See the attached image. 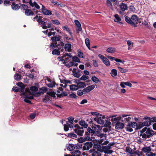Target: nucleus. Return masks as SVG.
I'll return each instance as SVG.
<instances>
[{
    "instance_id": "nucleus-1",
    "label": "nucleus",
    "mask_w": 156,
    "mask_h": 156,
    "mask_svg": "<svg viewBox=\"0 0 156 156\" xmlns=\"http://www.w3.org/2000/svg\"><path fill=\"white\" fill-rule=\"evenodd\" d=\"M47 88H12V91L17 92H20V95L25 98L33 99V95L39 96L40 94L46 92Z\"/></svg>"
},
{
    "instance_id": "nucleus-2",
    "label": "nucleus",
    "mask_w": 156,
    "mask_h": 156,
    "mask_svg": "<svg viewBox=\"0 0 156 156\" xmlns=\"http://www.w3.org/2000/svg\"><path fill=\"white\" fill-rule=\"evenodd\" d=\"M141 132L140 136H141L144 140L150 138L154 134V131L150 128L145 127L142 129Z\"/></svg>"
},
{
    "instance_id": "nucleus-3",
    "label": "nucleus",
    "mask_w": 156,
    "mask_h": 156,
    "mask_svg": "<svg viewBox=\"0 0 156 156\" xmlns=\"http://www.w3.org/2000/svg\"><path fill=\"white\" fill-rule=\"evenodd\" d=\"M128 116V115L123 114L121 116H119L116 118H115V117L116 116V115H112L111 116V117H112L111 120L113 122L120 120L122 122H126L130 120L131 119V118L129 117H128L124 119H123V118L126 117Z\"/></svg>"
},
{
    "instance_id": "nucleus-4",
    "label": "nucleus",
    "mask_w": 156,
    "mask_h": 156,
    "mask_svg": "<svg viewBox=\"0 0 156 156\" xmlns=\"http://www.w3.org/2000/svg\"><path fill=\"white\" fill-rule=\"evenodd\" d=\"M142 151L146 153L147 156H155L156 154L151 152V149L150 146L145 147L141 149Z\"/></svg>"
},
{
    "instance_id": "nucleus-5",
    "label": "nucleus",
    "mask_w": 156,
    "mask_h": 156,
    "mask_svg": "<svg viewBox=\"0 0 156 156\" xmlns=\"http://www.w3.org/2000/svg\"><path fill=\"white\" fill-rule=\"evenodd\" d=\"M75 129L74 131L78 135L82 136L84 133V130L82 127H80L78 124H76L74 125Z\"/></svg>"
},
{
    "instance_id": "nucleus-6",
    "label": "nucleus",
    "mask_w": 156,
    "mask_h": 156,
    "mask_svg": "<svg viewBox=\"0 0 156 156\" xmlns=\"http://www.w3.org/2000/svg\"><path fill=\"white\" fill-rule=\"evenodd\" d=\"M72 57L71 54L66 53L62 57H58V59L61 61H64L63 63H65L66 61H68L70 58Z\"/></svg>"
},
{
    "instance_id": "nucleus-7",
    "label": "nucleus",
    "mask_w": 156,
    "mask_h": 156,
    "mask_svg": "<svg viewBox=\"0 0 156 156\" xmlns=\"http://www.w3.org/2000/svg\"><path fill=\"white\" fill-rule=\"evenodd\" d=\"M100 116H97L96 117L94 118V120L96 121L98 123L100 124H102L104 123V119H105V116H102L100 115Z\"/></svg>"
},
{
    "instance_id": "nucleus-8",
    "label": "nucleus",
    "mask_w": 156,
    "mask_h": 156,
    "mask_svg": "<svg viewBox=\"0 0 156 156\" xmlns=\"http://www.w3.org/2000/svg\"><path fill=\"white\" fill-rule=\"evenodd\" d=\"M138 18L136 15H133L131 18L130 25L134 27H136Z\"/></svg>"
},
{
    "instance_id": "nucleus-9",
    "label": "nucleus",
    "mask_w": 156,
    "mask_h": 156,
    "mask_svg": "<svg viewBox=\"0 0 156 156\" xmlns=\"http://www.w3.org/2000/svg\"><path fill=\"white\" fill-rule=\"evenodd\" d=\"M89 152L91 154L92 156H101L100 152L98 149L93 148L89 151Z\"/></svg>"
},
{
    "instance_id": "nucleus-10",
    "label": "nucleus",
    "mask_w": 156,
    "mask_h": 156,
    "mask_svg": "<svg viewBox=\"0 0 156 156\" xmlns=\"http://www.w3.org/2000/svg\"><path fill=\"white\" fill-rule=\"evenodd\" d=\"M94 88H84L83 90H79L77 91V94L79 96H81L86 93L92 90Z\"/></svg>"
},
{
    "instance_id": "nucleus-11",
    "label": "nucleus",
    "mask_w": 156,
    "mask_h": 156,
    "mask_svg": "<svg viewBox=\"0 0 156 156\" xmlns=\"http://www.w3.org/2000/svg\"><path fill=\"white\" fill-rule=\"evenodd\" d=\"M111 147L109 145H107L106 146H102V152H104L105 154H111L113 152V151L110 150Z\"/></svg>"
},
{
    "instance_id": "nucleus-12",
    "label": "nucleus",
    "mask_w": 156,
    "mask_h": 156,
    "mask_svg": "<svg viewBox=\"0 0 156 156\" xmlns=\"http://www.w3.org/2000/svg\"><path fill=\"white\" fill-rule=\"evenodd\" d=\"M119 6L121 11H119V13L120 15H122L123 12L127 9V6L126 4L121 3L119 5Z\"/></svg>"
},
{
    "instance_id": "nucleus-13",
    "label": "nucleus",
    "mask_w": 156,
    "mask_h": 156,
    "mask_svg": "<svg viewBox=\"0 0 156 156\" xmlns=\"http://www.w3.org/2000/svg\"><path fill=\"white\" fill-rule=\"evenodd\" d=\"M74 126L73 122H67L66 124L64 125V129L65 131H67L69 130V127L72 128Z\"/></svg>"
},
{
    "instance_id": "nucleus-14",
    "label": "nucleus",
    "mask_w": 156,
    "mask_h": 156,
    "mask_svg": "<svg viewBox=\"0 0 156 156\" xmlns=\"http://www.w3.org/2000/svg\"><path fill=\"white\" fill-rule=\"evenodd\" d=\"M41 5L42 7L41 9V11L44 15H49L52 14L51 12V11L46 9L45 7L42 4H41Z\"/></svg>"
},
{
    "instance_id": "nucleus-15",
    "label": "nucleus",
    "mask_w": 156,
    "mask_h": 156,
    "mask_svg": "<svg viewBox=\"0 0 156 156\" xmlns=\"http://www.w3.org/2000/svg\"><path fill=\"white\" fill-rule=\"evenodd\" d=\"M93 146V144L91 142H87L85 143L83 147V149L84 150H88Z\"/></svg>"
},
{
    "instance_id": "nucleus-16",
    "label": "nucleus",
    "mask_w": 156,
    "mask_h": 156,
    "mask_svg": "<svg viewBox=\"0 0 156 156\" xmlns=\"http://www.w3.org/2000/svg\"><path fill=\"white\" fill-rule=\"evenodd\" d=\"M48 82V83H47L46 82V84L47 86L49 88H52L53 87H55V85H56V83L53 81H51L50 79H48L47 80Z\"/></svg>"
},
{
    "instance_id": "nucleus-17",
    "label": "nucleus",
    "mask_w": 156,
    "mask_h": 156,
    "mask_svg": "<svg viewBox=\"0 0 156 156\" xmlns=\"http://www.w3.org/2000/svg\"><path fill=\"white\" fill-rule=\"evenodd\" d=\"M145 119H147V121L145 122H144L142 123L141 124H140L139 126L140 127L139 128H140L142 127L143 126H149L151 125V123L150 121L149 120H147V118H145Z\"/></svg>"
},
{
    "instance_id": "nucleus-18",
    "label": "nucleus",
    "mask_w": 156,
    "mask_h": 156,
    "mask_svg": "<svg viewBox=\"0 0 156 156\" xmlns=\"http://www.w3.org/2000/svg\"><path fill=\"white\" fill-rule=\"evenodd\" d=\"M124 126L123 123L120 122H118L115 125V128L117 129H123Z\"/></svg>"
},
{
    "instance_id": "nucleus-19",
    "label": "nucleus",
    "mask_w": 156,
    "mask_h": 156,
    "mask_svg": "<svg viewBox=\"0 0 156 156\" xmlns=\"http://www.w3.org/2000/svg\"><path fill=\"white\" fill-rule=\"evenodd\" d=\"M125 85L128 87H132V84L129 82H121L120 83V86L122 88H125Z\"/></svg>"
},
{
    "instance_id": "nucleus-20",
    "label": "nucleus",
    "mask_w": 156,
    "mask_h": 156,
    "mask_svg": "<svg viewBox=\"0 0 156 156\" xmlns=\"http://www.w3.org/2000/svg\"><path fill=\"white\" fill-rule=\"evenodd\" d=\"M94 130V133L96 132H98L101 129V128L100 126L98 125H95L94 127H93Z\"/></svg>"
},
{
    "instance_id": "nucleus-21",
    "label": "nucleus",
    "mask_w": 156,
    "mask_h": 156,
    "mask_svg": "<svg viewBox=\"0 0 156 156\" xmlns=\"http://www.w3.org/2000/svg\"><path fill=\"white\" fill-rule=\"evenodd\" d=\"M71 48V45L69 43L66 44L64 46V48L66 51H70Z\"/></svg>"
},
{
    "instance_id": "nucleus-22",
    "label": "nucleus",
    "mask_w": 156,
    "mask_h": 156,
    "mask_svg": "<svg viewBox=\"0 0 156 156\" xmlns=\"http://www.w3.org/2000/svg\"><path fill=\"white\" fill-rule=\"evenodd\" d=\"M66 147L67 149L69 151L73 150L75 148V145L73 144H69Z\"/></svg>"
},
{
    "instance_id": "nucleus-23",
    "label": "nucleus",
    "mask_w": 156,
    "mask_h": 156,
    "mask_svg": "<svg viewBox=\"0 0 156 156\" xmlns=\"http://www.w3.org/2000/svg\"><path fill=\"white\" fill-rule=\"evenodd\" d=\"M114 17L115 19H114V20L115 22L122 24V22H120L121 19L118 15L115 14V15Z\"/></svg>"
},
{
    "instance_id": "nucleus-24",
    "label": "nucleus",
    "mask_w": 156,
    "mask_h": 156,
    "mask_svg": "<svg viewBox=\"0 0 156 156\" xmlns=\"http://www.w3.org/2000/svg\"><path fill=\"white\" fill-rule=\"evenodd\" d=\"M79 124L84 128H87L88 126L87 123L84 121H80L79 122Z\"/></svg>"
},
{
    "instance_id": "nucleus-25",
    "label": "nucleus",
    "mask_w": 156,
    "mask_h": 156,
    "mask_svg": "<svg viewBox=\"0 0 156 156\" xmlns=\"http://www.w3.org/2000/svg\"><path fill=\"white\" fill-rule=\"evenodd\" d=\"M26 15L27 16H32L33 15V12L30 9H27L25 12Z\"/></svg>"
},
{
    "instance_id": "nucleus-26",
    "label": "nucleus",
    "mask_w": 156,
    "mask_h": 156,
    "mask_svg": "<svg viewBox=\"0 0 156 156\" xmlns=\"http://www.w3.org/2000/svg\"><path fill=\"white\" fill-rule=\"evenodd\" d=\"M12 7L13 10H16L19 9L20 8V6L18 4H16L14 3H13L12 5Z\"/></svg>"
},
{
    "instance_id": "nucleus-27",
    "label": "nucleus",
    "mask_w": 156,
    "mask_h": 156,
    "mask_svg": "<svg viewBox=\"0 0 156 156\" xmlns=\"http://www.w3.org/2000/svg\"><path fill=\"white\" fill-rule=\"evenodd\" d=\"M126 41L128 47V50H129L131 49L133 47V43L129 40L127 41Z\"/></svg>"
},
{
    "instance_id": "nucleus-28",
    "label": "nucleus",
    "mask_w": 156,
    "mask_h": 156,
    "mask_svg": "<svg viewBox=\"0 0 156 156\" xmlns=\"http://www.w3.org/2000/svg\"><path fill=\"white\" fill-rule=\"evenodd\" d=\"M110 74L113 77H115L116 76L117 74L116 70L115 69H112L111 70Z\"/></svg>"
},
{
    "instance_id": "nucleus-29",
    "label": "nucleus",
    "mask_w": 156,
    "mask_h": 156,
    "mask_svg": "<svg viewBox=\"0 0 156 156\" xmlns=\"http://www.w3.org/2000/svg\"><path fill=\"white\" fill-rule=\"evenodd\" d=\"M62 29L64 30H66L67 32H69L70 36L73 37L72 33L70 32L69 28L67 26H64L62 27Z\"/></svg>"
},
{
    "instance_id": "nucleus-30",
    "label": "nucleus",
    "mask_w": 156,
    "mask_h": 156,
    "mask_svg": "<svg viewBox=\"0 0 156 156\" xmlns=\"http://www.w3.org/2000/svg\"><path fill=\"white\" fill-rule=\"evenodd\" d=\"M137 123L135 122H131L128 123L127 126L130 127L135 128L136 126Z\"/></svg>"
},
{
    "instance_id": "nucleus-31",
    "label": "nucleus",
    "mask_w": 156,
    "mask_h": 156,
    "mask_svg": "<svg viewBox=\"0 0 156 156\" xmlns=\"http://www.w3.org/2000/svg\"><path fill=\"white\" fill-rule=\"evenodd\" d=\"M77 88H84L86 87L85 83L83 82H79L77 83Z\"/></svg>"
},
{
    "instance_id": "nucleus-32",
    "label": "nucleus",
    "mask_w": 156,
    "mask_h": 156,
    "mask_svg": "<svg viewBox=\"0 0 156 156\" xmlns=\"http://www.w3.org/2000/svg\"><path fill=\"white\" fill-rule=\"evenodd\" d=\"M106 51L109 53H113L115 51V49L114 48L109 47L107 49Z\"/></svg>"
},
{
    "instance_id": "nucleus-33",
    "label": "nucleus",
    "mask_w": 156,
    "mask_h": 156,
    "mask_svg": "<svg viewBox=\"0 0 156 156\" xmlns=\"http://www.w3.org/2000/svg\"><path fill=\"white\" fill-rule=\"evenodd\" d=\"M111 126H108L104 128L103 129V131L105 133L109 132L111 130Z\"/></svg>"
},
{
    "instance_id": "nucleus-34",
    "label": "nucleus",
    "mask_w": 156,
    "mask_h": 156,
    "mask_svg": "<svg viewBox=\"0 0 156 156\" xmlns=\"http://www.w3.org/2000/svg\"><path fill=\"white\" fill-rule=\"evenodd\" d=\"M68 136L72 138H76L77 137V136L73 133H69L68 134Z\"/></svg>"
},
{
    "instance_id": "nucleus-35",
    "label": "nucleus",
    "mask_w": 156,
    "mask_h": 156,
    "mask_svg": "<svg viewBox=\"0 0 156 156\" xmlns=\"http://www.w3.org/2000/svg\"><path fill=\"white\" fill-rule=\"evenodd\" d=\"M21 76L18 73L15 74L14 76V79L16 80H21Z\"/></svg>"
},
{
    "instance_id": "nucleus-36",
    "label": "nucleus",
    "mask_w": 156,
    "mask_h": 156,
    "mask_svg": "<svg viewBox=\"0 0 156 156\" xmlns=\"http://www.w3.org/2000/svg\"><path fill=\"white\" fill-rule=\"evenodd\" d=\"M118 68L119 71L122 73H125L128 71L127 69H124L118 66Z\"/></svg>"
},
{
    "instance_id": "nucleus-37",
    "label": "nucleus",
    "mask_w": 156,
    "mask_h": 156,
    "mask_svg": "<svg viewBox=\"0 0 156 156\" xmlns=\"http://www.w3.org/2000/svg\"><path fill=\"white\" fill-rule=\"evenodd\" d=\"M103 62L107 66H109L110 63L109 60L106 58L103 60Z\"/></svg>"
},
{
    "instance_id": "nucleus-38",
    "label": "nucleus",
    "mask_w": 156,
    "mask_h": 156,
    "mask_svg": "<svg viewBox=\"0 0 156 156\" xmlns=\"http://www.w3.org/2000/svg\"><path fill=\"white\" fill-rule=\"evenodd\" d=\"M51 40L53 42L59 41L60 40V38L59 37L55 36L51 38Z\"/></svg>"
},
{
    "instance_id": "nucleus-39",
    "label": "nucleus",
    "mask_w": 156,
    "mask_h": 156,
    "mask_svg": "<svg viewBox=\"0 0 156 156\" xmlns=\"http://www.w3.org/2000/svg\"><path fill=\"white\" fill-rule=\"evenodd\" d=\"M95 134L97 136L99 137L100 138H102L103 136H106V134L101 133L99 132L95 133Z\"/></svg>"
},
{
    "instance_id": "nucleus-40",
    "label": "nucleus",
    "mask_w": 156,
    "mask_h": 156,
    "mask_svg": "<svg viewBox=\"0 0 156 156\" xmlns=\"http://www.w3.org/2000/svg\"><path fill=\"white\" fill-rule=\"evenodd\" d=\"M85 43L87 46V47L88 48L89 50H90V40L89 38H87L85 40Z\"/></svg>"
},
{
    "instance_id": "nucleus-41",
    "label": "nucleus",
    "mask_w": 156,
    "mask_h": 156,
    "mask_svg": "<svg viewBox=\"0 0 156 156\" xmlns=\"http://www.w3.org/2000/svg\"><path fill=\"white\" fill-rule=\"evenodd\" d=\"M106 140V136H103V137L100 138L99 140H96L97 142L99 144H101V143L103 142Z\"/></svg>"
},
{
    "instance_id": "nucleus-42",
    "label": "nucleus",
    "mask_w": 156,
    "mask_h": 156,
    "mask_svg": "<svg viewBox=\"0 0 156 156\" xmlns=\"http://www.w3.org/2000/svg\"><path fill=\"white\" fill-rule=\"evenodd\" d=\"M106 5L110 9H112V5L111 2L109 0H107L106 1Z\"/></svg>"
},
{
    "instance_id": "nucleus-43",
    "label": "nucleus",
    "mask_w": 156,
    "mask_h": 156,
    "mask_svg": "<svg viewBox=\"0 0 156 156\" xmlns=\"http://www.w3.org/2000/svg\"><path fill=\"white\" fill-rule=\"evenodd\" d=\"M68 95L67 93L66 92H63L61 94H57V95L58 97H61L63 96H66Z\"/></svg>"
},
{
    "instance_id": "nucleus-44",
    "label": "nucleus",
    "mask_w": 156,
    "mask_h": 156,
    "mask_svg": "<svg viewBox=\"0 0 156 156\" xmlns=\"http://www.w3.org/2000/svg\"><path fill=\"white\" fill-rule=\"evenodd\" d=\"M47 93L48 94L49 96L52 97L53 98L55 97V94H56L54 92L52 91H50L48 92H47Z\"/></svg>"
},
{
    "instance_id": "nucleus-45",
    "label": "nucleus",
    "mask_w": 156,
    "mask_h": 156,
    "mask_svg": "<svg viewBox=\"0 0 156 156\" xmlns=\"http://www.w3.org/2000/svg\"><path fill=\"white\" fill-rule=\"evenodd\" d=\"M78 56L79 58H83V54L80 50H78L77 51Z\"/></svg>"
},
{
    "instance_id": "nucleus-46",
    "label": "nucleus",
    "mask_w": 156,
    "mask_h": 156,
    "mask_svg": "<svg viewBox=\"0 0 156 156\" xmlns=\"http://www.w3.org/2000/svg\"><path fill=\"white\" fill-rule=\"evenodd\" d=\"M73 74L74 76L77 78H78L80 76V74L79 72L76 71L73 72Z\"/></svg>"
},
{
    "instance_id": "nucleus-47",
    "label": "nucleus",
    "mask_w": 156,
    "mask_h": 156,
    "mask_svg": "<svg viewBox=\"0 0 156 156\" xmlns=\"http://www.w3.org/2000/svg\"><path fill=\"white\" fill-rule=\"evenodd\" d=\"M41 25V27L43 29H46L47 28V26H46V23L44 21H42L41 23H40Z\"/></svg>"
},
{
    "instance_id": "nucleus-48",
    "label": "nucleus",
    "mask_w": 156,
    "mask_h": 156,
    "mask_svg": "<svg viewBox=\"0 0 156 156\" xmlns=\"http://www.w3.org/2000/svg\"><path fill=\"white\" fill-rule=\"evenodd\" d=\"M73 60L75 62L80 63V59L76 56H74L72 58Z\"/></svg>"
},
{
    "instance_id": "nucleus-49",
    "label": "nucleus",
    "mask_w": 156,
    "mask_h": 156,
    "mask_svg": "<svg viewBox=\"0 0 156 156\" xmlns=\"http://www.w3.org/2000/svg\"><path fill=\"white\" fill-rule=\"evenodd\" d=\"M52 54L54 55H60V52L58 50L56 49H55L52 51Z\"/></svg>"
},
{
    "instance_id": "nucleus-50",
    "label": "nucleus",
    "mask_w": 156,
    "mask_h": 156,
    "mask_svg": "<svg viewBox=\"0 0 156 156\" xmlns=\"http://www.w3.org/2000/svg\"><path fill=\"white\" fill-rule=\"evenodd\" d=\"M91 80L93 81L95 83H98L99 81V79L95 76L92 77Z\"/></svg>"
},
{
    "instance_id": "nucleus-51",
    "label": "nucleus",
    "mask_w": 156,
    "mask_h": 156,
    "mask_svg": "<svg viewBox=\"0 0 156 156\" xmlns=\"http://www.w3.org/2000/svg\"><path fill=\"white\" fill-rule=\"evenodd\" d=\"M147 120L150 121L151 123L152 122H156V117L152 118L147 117Z\"/></svg>"
},
{
    "instance_id": "nucleus-52",
    "label": "nucleus",
    "mask_w": 156,
    "mask_h": 156,
    "mask_svg": "<svg viewBox=\"0 0 156 156\" xmlns=\"http://www.w3.org/2000/svg\"><path fill=\"white\" fill-rule=\"evenodd\" d=\"M88 78L89 77L88 76L85 75H83L80 78V79L81 80H85L88 79Z\"/></svg>"
},
{
    "instance_id": "nucleus-53",
    "label": "nucleus",
    "mask_w": 156,
    "mask_h": 156,
    "mask_svg": "<svg viewBox=\"0 0 156 156\" xmlns=\"http://www.w3.org/2000/svg\"><path fill=\"white\" fill-rule=\"evenodd\" d=\"M34 6L37 9H39L40 8V7L39 5L35 2H33V5L32 7Z\"/></svg>"
},
{
    "instance_id": "nucleus-54",
    "label": "nucleus",
    "mask_w": 156,
    "mask_h": 156,
    "mask_svg": "<svg viewBox=\"0 0 156 156\" xmlns=\"http://www.w3.org/2000/svg\"><path fill=\"white\" fill-rule=\"evenodd\" d=\"M16 85L20 87V88H25V87L23 84L21 82L18 83Z\"/></svg>"
},
{
    "instance_id": "nucleus-55",
    "label": "nucleus",
    "mask_w": 156,
    "mask_h": 156,
    "mask_svg": "<svg viewBox=\"0 0 156 156\" xmlns=\"http://www.w3.org/2000/svg\"><path fill=\"white\" fill-rule=\"evenodd\" d=\"M125 20L128 23L130 24L131 18L127 16L125 17Z\"/></svg>"
},
{
    "instance_id": "nucleus-56",
    "label": "nucleus",
    "mask_w": 156,
    "mask_h": 156,
    "mask_svg": "<svg viewBox=\"0 0 156 156\" xmlns=\"http://www.w3.org/2000/svg\"><path fill=\"white\" fill-rule=\"evenodd\" d=\"M52 21L53 24L57 25H58L60 24L59 22L57 20H52Z\"/></svg>"
},
{
    "instance_id": "nucleus-57",
    "label": "nucleus",
    "mask_w": 156,
    "mask_h": 156,
    "mask_svg": "<svg viewBox=\"0 0 156 156\" xmlns=\"http://www.w3.org/2000/svg\"><path fill=\"white\" fill-rule=\"evenodd\" d=\"M135 154H136L138 156H140L142 155L143 153L141 151H135Z\"/></svg>"
},
{
    "instance_id": "nucleus-58",
    "label": "nucleus",
    "mask_w": 156,
    "mask_h": 156,
    "mask_svg": "<svg viewBox=\"0 0 156 156\" xmlns=\"http://www.w3.org/2000/svg\"><path fill=\"white\" fill-rule=\"evenodd\" d=\"M67 119L68 121L67 122H73L74 118L73 117L70 116Z\"/></svg>"
},
{
    "instance_id": "nucleus-59",
    "label": "nucleus",
    "mask_w": 156,
    "mask_h": 156,
    "mask_svg": "<svg viewBox=\"0 0 156 156\" xmlns=\"http://www.w3.org/2000/svg\"><path fill=\"white\" fill-rule=\"evenodd\" d=\"M77 141L79 142L80 143H83L85 142L84 139L82 137H81L77 139Z\"/></svg>"
},
{
    "instance_id": "nucleus-60",
    "label": "nucleus",
    "mask_w": 156,
    "mask_h": 156,
    "mask_svg": "<svg viewBox=\"0 0 156 156\" xmlns=\"http://www.w3.org/2000/svg\"><path fill=\"white\" fill-rule=\"evenodd\" d=\"M87 130L89 133L94 134V130L93 129H91L90 127L88 128Z\"/></svg>"
},
{
    "instance_id": "nucleus-61",
    "label": "nucleus",
    "mask_w": 156,
    "mask_h": 156,
    "mask_svg": "<svg viewBox=\"0 0 156 156\" xmlns=\"http://www.w3.org/2000/svg\"><path fill=\"white\" fill-rule=\"evenodd\" d=\"M107 57L108 58L110 59L112 61V60H115V61H116V59H117V58H115V57H112V56H107Z\"/></svg>"
},
{
    "instance_id": "nucleus-62",
    "label": "nucleus",
    "mask_w": 156,
    "mask_h": 156,
    "mask_svg": "<svg viewBox=\"0 0 156 156\" xmlns=\"http://www.w3.org/2000/svg\"><path fill=\"white\" fill-rule=\"evenodd\" d=\"M82 145L81 144H77L76 146H75L76 149H79L82 148Z\"/></svg>"
},
{
    "instance_id": "nucleus-63",
    "label": "nucleus",
    "mask_w": 156,
    "mask_h": 156,
    "mask_svg": "<svg viewBox=\"0 0 156 156\" xmlns=\"http://www.w3.org/2000/svg\"><path fill=\"white\" fill-rule=\"evenodd\" d=\"M27 76L29 77V78L33 79L34 77V74L33 73H31L29 74Z\"/></svg>"
},
{
    "instance_id": "nucleus-64",
    "label": "nucleus",
    "mask_w": 156,
    "mask_h": 156,
    "mask_svg": "<svg viewBox=\"0 0 156 156\" xmlns=\"http://www.w3.org/2000/svg\"><path fill=\"white\" fill-rule=\"evenodd\" d=\"M21 6L23 7V9L24 10H26V9L28 8V6L27 5L24 4H21Z\"/></svg>"
}]
</instances>
